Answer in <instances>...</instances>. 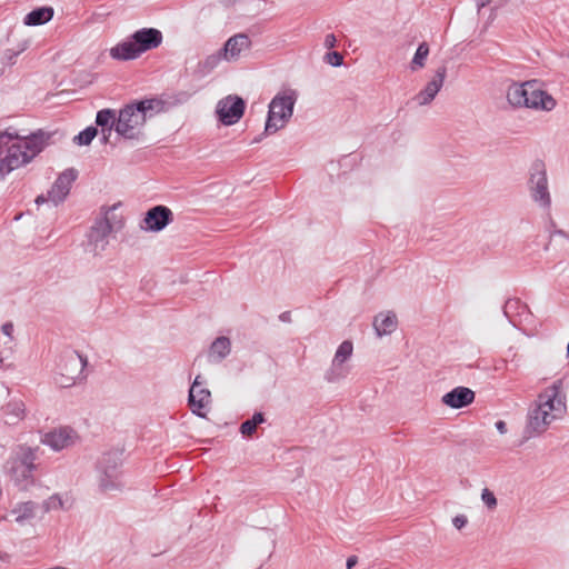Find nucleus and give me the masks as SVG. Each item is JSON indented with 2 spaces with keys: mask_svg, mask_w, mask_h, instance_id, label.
<instances>
[{
  "mask_svg": "<svg viewBox=\"0 0 569 569\" xmlns=\"http://www.w3.org/2000/svg\"><path fill=\"white\" fill-rule=\"evenodd\" d=\"M34 453L30 448H20L7 462L11 479L21 488L31 483V472L34 469Z\"/></svg>",
  "mask_w": 569,
  "mask_h": 569,
  "instance_id": "6",
  "label": "nucleus"
},
{
  "mask_svg": "<svg viewBox=\"0 0 569 569\" xmlns=\"http://www.w3.org/2000/svg\"><path fill=\"white\" fill-rule=\"evenodd\" d=\"M566 412L567 403L562 381L557 380L538 395L535 407L529 415L528 427L532 432L540 435L553 421L562 419Z\"/></svg>",
  "mask_w": 569,
  "mask_h": 569,
  "instance_id": "2",
  "label": "nucleus"
},
{
  "mask_svg": "<svg viewBox=\"0 0 569 569\" xmlns=\"http://www.w3.org/2000/svg\"><path fill=\"white\" fill-rule=\"evenodd\" d=\"M251 41L243 33L231 37L223 46L222 58L227 61H237L241 52L249 50Z\"/></svg>",
  "mask_w": 569,
  "mask_h": 569,
  "instance_id": "14",
  "label": "nucleus"
},
{
  "mask_svg": "<svg viewBox=\"0 0 569 569\" xmlns=\"http://www.w3.org/2000/svg\"><path fill=\"white\" fill-rule=\"evenodd\" d=\"M33 505L31 502H24L19 505L18 508L11 511V515L14 517V521L22 523L24 520L33 517Z\"/></svg>",
  "mask_w": 569,
  "mask_h": 569,
  "instance_id": "25",
  "label": "nucleus"
},
{
  "mask_svg": "<svg viewBox=\"0 0 569 569\" xmlns=\"http://www.w3.org/2000/svg\"><path fill=\"white\" fill-rule=\"evenodd\" d=\"M496 428L500 433H505L507 431L506 422L502 420L496 422Z\"/></svg>",
  "mask_w": 569,
  "mask_h": 569,
  "instance_id": "40",
  "label": "nucleus"
},
{
  "mask_svg": "<svg viewBox=\"0 0 569 569\" xmlns=\"http://www.w3.org/2000/svg\"><path fill=\"white\" fill-rule=\"evenodd\" d=\"M43 132L19 136L0 130V177L29 163L47 144Z\"/></svg>",
  "mask_w": 569,
  "mask_h": 569,
  "instance_id": "1",
  "label": "nucleus"
},
{
  "mask_svg": "<svg viewBox=\"0 0 569 569\" xmlns=\"http://www.w3.org/2000/svg\"><path fill=\"white\" fill-rule=\"evenodd\" d=\"M298 91L292 88H282L271 100L268 107H293L298 100Z\"/></svg>",
  "mask_w": 569,
  "mask_h": 569,
  "instance_id": "19",
  "label": "nucleus"
},
{
  "mask_svg": "<svg viewBox=\"0 0 569 569\" xmlns=\"http://www.w3.org/2000/svg\"><path fill=\"white\" fill-rule=\"evenodd\" d=\"M117 467V461H114L112 466H103V477L100 480V487L102 490H109L118 486L116 482L119 476Z\"/></svg>",
  "mask_w": 569,
  "mask_h": 569,
  "instance_id": "22",
  "label": "nucleus"
},
{
  "mask_svg": "<svg viewBox=\"0 0 569 569\" xmlns=\"http://www.w3.org/2000/svg\"><path fill=\"white\" fill-rule=\"evenodd\" d=\"M221 58H222V52L220 51L218 54L208 57L204 61V64L208 66L209 68H213Z\"/></svg>",
  "mask_w": 569,
  "mask_h": 569,
  "instance_id": "35",
  "label": "nucleus"
},
{
  "mask_svg": "<svg viewBox=\"0 0 569 569\" xmlns=\"http://www.w3.org/2000/svg\"><path fill=\"white\" fill-rule=\"evenodd\" d=\"M244 100L236 94H230L218 102L217 107H244Z\"/></svg>",
  "mask_w": 569,
  "mask_h": 569,
  "instance_id": "30",
  "label": "nucleus"
},
{
  "mask_svg": "<svg viewBox=\"0 0 569 569\" xmlns=\"http://www.w3.org/2000/svg\"><path fill=\"white\" fill-rule=\"evenodd\" d=\"M229 352L230 340L226 337H219L212 342L209 357L214 361H219L223 359Z\"/></svg>",
  "mask_w": 569,
  "mask_h": 569,
  "instance_id": "21",
  "label": "nucleus"
},
{
  "mask_svg": "<svg viewBox=\"0 0 569 569\" xmlns=\"http://www.w3.org/2000/svg\"><path fill=\"white\" fill-rule=\"evenodd\" d=\"M525 357L519 345H511L505 351L502 362L509 371H517L523 365Z\"/></svg>",
  "mask_w": 569,
  "mask_h": 569,
  "instance_id": "17",
  "label": "nucleus"
},
{
  "mask_svg": "<svg viewBox=\"0 0 569 569\" xmlns=\"http://www.w3.org/2000/svg\"><path fill=\"white\" fill-rule=\"evenodd\" d=\"M397 325V317L392 312L379 313L373 321L378 336L391 333L396 330Z\"/></svg>",
  "mask_w": 569,
  "mask_h": 569,
  "instance_id": "18",
  "label": "nucleus"
},
{
  "mask_svg": "<svg viewBox=\"0 0 569 569\" xmlns=\"http://www.w3.org/2000/svg\"><path fill=\"white\" fill-rule=\"evenodd\" d=\"M172 221V211L164 206L151 208L143 219L144 229L148 231H161Z\"/></svg>",
  "mask_w": 569,
  "mask_h": 569,
  "instance_id": "12",
  "label": "nucleus"
},
{
  "mask_svg": "<svg viewBox=\"0 0 569 569\" xmlns=\"http://www.w3.org/2000/svg\"><path fill=\"white\" fill-rule=\"evenodd\" d=\"M490 1L491 0H475L478 11L485 8L487 4H489Z\"/></svg>",
  "mask_w": 569,
  "mask_h": 569,
  "instance_id": "41",
  "label": "nucleus"
},
{
  "mask_svg": "<svg viewBox=\"0 0 569 569\" xmlns=\"http://www.w3.org/2000/svg\"><path fill=\"white\" fill-rule=\"evenodd\" d=\"M516 303H518V301H516V300H515V301H508V302L506 303V307H505V312H506V313H508V310H509L513 305H516Z\"/></svg>",
  "mask_w": 569,
  "mask_h": 569,
  "instance_id": "44",
  "label": "nucleus"
},
{
  "mask_svg": "<svg viewBox=\"0 0 569 569\" xmlns=\"http://www.w3.org/2000/svg\"><path fill=\"white\" fill-rule=\"evenodd\" d=\"M11 407H13V411L18 418H21L24 413V406L22 402H16L11 403Z\"/></svg>",
  "mask_w": 569,
  "mask_h": 569,
  "instance_id": "36",
  "label": "nucleus"
},
{
  "mask_svg": "<svg viewBox=\"0 0 569 569\" xmlns=\"http://www.w3.org/2000/svg\"><path fill=\"white\" fill-rule=\"evenodd\" d=\"M353 351V346L351 341H343L337 349L335 358H333V365H341L343 363Z\"/></svg>",
  "mask_w": 569,
  "mask_h": 569,
  "instance_id": "27",
  "label": "nucleus"
},
{
  "mask_svg": "<svg viewBox=\"0 0 569 569\" xmlns=\"http://www.w3.org/2000/svg\"><path fill=\"white\" fill-rule=\"evenodd\" d=\"M453 525L457 529H461L462 528V518L460 516L455 517Z\"/></svg>",
  "mask_w": 569,
  "mask_h": 569,
  "instance_id": "43",
  "label": "nucleus"
},
{
  "mask_svg": "<svg viewBox=\"0 0 569 569\" xmlns=\"http://www.w3.org/2000/svg\"><path fill=\"white\" fill-rule=\"evenodd\" d=\"M87 365V359H83L77 353L66 357L60 365L58 383L61 387H70L74 383L76 379L81 375Z\"/></svg>",
  "mask_w": 569,
  "mask_h": 569,
  "instance_id": "10",
  "label": "nucleus"
},
{
  "mask_svg": "<svg viewBox=\"0 0 569 569\" xmlns=\"http://www.w3.org/2000/svg\"><path fill=\"white\" fill-rule=\"evenodd\" d=\"M153 103L162 104L164 102L161 101V100H157V99H144V100H139V101H134V102L128 103L126 107H137V108H140V107H152Z\"/></svg>",
  "mask_w": 569,
  "mask_h": 569,
  "instance_id": "32",
  "label": "nucleus"
},
{
  "mask_svg": "<svg viewBox=\"0 0 569 569\" xmlns=\"http://www.w3.org/2000/svg\"><path fill=\"white\" fill-rule=\"evenodd\" d=\"M144 111L146 109H120L118 120L114 123V114L111 113L110 109L100 110L96 122L101 127L100 132L103 137V142L108 141V136L113 124L120 136L127 139L138 138L146 121Z\"/></svg>",
  "mask_w": 569,
  "mask_h": 569,
  "instance_id": "3",
  "label": "nucleus"
},
{
  "mask_svg": "<svg viewBox=\"0 0 569 569\" xmlns=\"http://www.w3.org/2000/svg\"><path fill=\"white\" fill-rule=\"evenodd\" d=\"M77 173L74 170H66L62 172L52 188L48 192V197L38 196L36 199L37 204L44 203L47 201H51L54 204L62 202L70 191V187L72 182L76 180Z\"/></svg>",
  "mask_w": 569,
  "mask_h": 569,
  "instance_id": "9",
  "label": "nucleus"
},
{
  "mask_svg": "<svg viewBox=\"0 0 569 569\" xmlns=\"http://www.w3.org/2000/svg\"><path fill=\"white\" fill-rule=\"evenodd\" d=\"M507 99L510 107L556 106V100L542 89V83L538 80L511 84L507 91Z\"/></svg>",
  "mask_w": 569,
  "mask_h": 569,
  "instance_id": "5",
  "label": "nucleus"
},
{
  "mask_svg": "<svg viewBox=\"0 0 569 569\" xmlns=\"http://www.w3.org/2000/svg\"><path fill=\"white\" fill-rule=\"evenodd\" d=\"M482 500L485 501V503L489 507V508H493L496 507L497 505V500H496V497L493 496V493L491 491H489L488 489H485L483 492H482Z\"/></svg>",
  "mask_w": 569,
  "mask_h": 569,
  "instance_id": "33",
  "label": "nucleus"
},
{
  "mask_svg": "<svg viewBox=\"0 0 569 569\" xmlns=\"http://www.w3.org/2000/svg\"><path fill=\"white\" fill-rule=\"evenodd\" d=\"M162 42V34L153 28H143L136 31L130 38L110 49L111 58L116 60H133L141 53L158 48Z\"/></svg>",
  "mask_w": 569,
  "mask_h": 569,
  "instance_id": "4",
  "label": "nucleus"
},
{
  "mask_svg": "<svg viewBox=\"0 0 569 569\" xmlns=\"http://www.w3.org/2000/svg\"><path fill=\"white\" fill-rule=\"evenodd\" d=\"M77 438L76 432L67 427L54 429L44 435L42 442L53 450H61L72 445Z\"/></svg>",
  "mask_w": 569,
  "mask_h": 569,
  "instance_id": "13",
  "label": "nucleus"
},
{
  "mask_svg": "<svg viewBox=\"0 0 569 569\" xmlns=\"http://www.w3.org/2000/svg\"><path fill=\"white\" fill-rule=\"evenodd\" d=\"M356 563H357V557L356 556L349 557L347 560V569H351L353 566H356Z\"/></svg>",
  "mask_w": 569,
  "mask_h": 569,
  "instance_id": "42",
  "label": "nucleus"
},
{
  "mask_svg": "<svg viewBox=\"0 0 569 569\" xmlns=\"http://www.w3.org/2000/svg\"><path fill=\"white\" fill-rule=\"evenodd\" d=\"M53 17V10L49 7H42L32 10L24 17L26 26H40L50 21Z\"/></svg>",
  "mask_w": 569,
  "mask_h": 569,
  "instance_id": "20",
  "label": "nucleus"
},
{
  "mask_svg": "<svg viewBox=\"0 0 569 569\" xmlns=\"http://www.w3.org/2000/svg\"><path fill=\"white\" fill-rule=\"evenodd\" d=\"M201 377L197 376L189 391V405L193 413L204 417L203 410L211 402V393L202 387Z\"/></svg>",
  "mask_w": 569,
  "mask_h": 569,
  "instance_id": "11",
  "label": "nucleus"
},
{
  "mask_svg": "<svg viewBox=\"0 0 569 569\" xmlns=\"http://www.w3.org/2000/svg\"><path fill=\"white\" fill-rule=\"evenodd\" d=\"M218 120L224 126H231L243 117V109H217Z\"/></svg>",
  "mask_w": 569,
  "mask_h": 569,
  "instance_id": "23",
  "label": "nucleus"
},
{
  "mask_svg": "<svg viewBox=\"0 0 569 569\" xmlns=\"http://www.w3.org/2000/svg\"><path fill=\"white\" fill-rule=\"evenodd\" d=\"M530 190L532 198L543 207H549L550 194L548 191V180L546 166L541 160H536L531 167Z\"/></svg>",
  "mask_w": 569,
  "mask_h": 569,
  "instance_id": "8",
  "label": "nucleus"
},
{
  "mask_svg": "<svg viewBox=\"0 0 569 569\" xmlns=\"http://www.w3.org/2000/svg\"><path fill=\"white\" fill-rule=\"evenodd\" d=\"M293 109H269L264 131L268 134L276 133L283 128L292 117Z\"/></svg>",
  "mask_w": 569,
  "mask_h": 569,
  "instance_id": "16",
  "label": "nucleus"
},
{
  "mask_svg": "<svg viewBox=\"0 0 569 569\" xmlns=\"http://www.w3.org/2000/svg\"><path fill=\"white\" fill-rule=\"evenodd\" d=\"M446 77V69L439 68L437 69L432 79L427 83L425 89L418 94L417 102L421 106L430 103L436 94L439 92L440 88L443 84V80Z\"/></svg>",
  "mask_w": 569,
  "mask_h": 569,
  "instance_id": "15",
  "label": "nucleus"
},
{
  "mask_svg": "<svg viewBox=\"0 0 569 569\" xmlns=\"http://www.w3.org/2000/svg\"><path fill=\"white\" fill-rule=\"evenodd\" d=\"M429 56V46L427 42H422L417 48V51L410 62L411 71H418L426 66V60Z\"/></svg>",
  "mask_w": 569,
  "mask_h": 569,
  "instance_id": "24",
  "label": "nucleus"
},
{
  "mask_svg": "<svg viewBox=\"0 0 569 569\" xmlns=\"http://www.w3.org/2000/svg\"><path fill=\"white\" fill-rule=\"evenodd\" d=\"M113 209H109L106 211L104 216L98 219L94 224L91 227L88 234V249L94 256H101L108 244H109V236L111 234L114 226L109 218V213Z\"/></svg>",
  "mask_w": 569,
  "mask_h": 569,
  "instance_id": "7",
  "label": "nucleus"
},
{
  "mask_svg": "<svg viewBox=\"0 0 569 569\" xmlns=\"http://www.w3.org/2000/svg\"><path fill=\"white\" fill-rule=\"evenodd\" d=\"M442 402L451 408H462V387H456L442 397Z\"/></svg>",
  "mask_w": 569,
  "mask_h": 569,
  "instance_id": "26",
  "label": "nucleus"
},
{
  "mask_svg": "<svg viewBox=\"0 0 569 569\" xmlns=\"http://www.w3.org/2000/svg\"><path fill=\"white\" fill-rule=\"evenodd\" d=\"M1 330L6 336L11 337L13 332V325L11 322H7L2 326Z\"/></svg>",
  "mask_w": 569,
  "mask_h": 569,
  "instance_id": "39",
  "label": "nucleus"
},
{
  "mask_svg": "<svg viewBox=\"0 0 569 569\" xmlns=\"http://www.w3.org/2000/svg\"><path fill=\"white\" fill-rule=\"evenodd\" d=\"M336 42H337V39L335 37V34L330 33V34H327L326 38H325V47L328 48V49H331L336 46Z\"/></svg>",
  "mask_w": 569,
  "mask_h": 569,
  "instance_id": "37",
  "label": "nucleus"
},
{
  "mask_svg": "<svg viewBox=\"0 0 569 569\" xmlns=\"http://www.w3.org/2000/svg\"><path fill=\"white\" fill-rule=\"evenodd\" d=\"M325 60L327 63L331 64L332 67H339L342 64L343 58L339 52L332 51V52H328L325 56Z\"/></svg>",
  "mask_w": 569,
  "mask_h": 569,
  "instance_id": "31",
  "label": "nucleus"
},
{
  "mask_svg": "<svg viewBox=\"0 0 569 569\" xmlns=\"http://www.w3.org/2000/svg\"><path fill=\"white\" fill-rule=\"evenodd\" d=\"M475 400V392L468 388H465V406L470 405Z\"/></svg>",
  "mask_w": 569,
  "mask_h": 569,
  "instance_id": "38",
  "label": "nucleus"
},
{
  "mask_svg": "<svg viewBox=\"0 0 569 569\" xmlns=\"http://www.w3.org/2000/svg\"><path fill=\"white\" fill-rule=\"evenodd\" d=\"M98 133L99 130L96 127H88L77 134L73 141L79 146H88Z\"/></svg>",
  "mask_w": 569,
  "mask_h": 569,
  "instance_id": "29",
  "label": "nucleus"
},
{
  "mask_svg": "<svg viewBox=\"0 0 569 569\" xmlns=\"http://www.w3.org/2000/svg\"><path fill=\"white\" fill-rule=\"evenodd\" d=\"M263 416L262 413H256L253 417L249 420H246L242 422L240 427V431L243 436L250 437L253 435V432L257 429V426L263 422Z\"/></svg>",
  "mask_w": 569,
  "mask_h": 569,
  "instance_id": "28",
  "label": "nucleus"
},
{
  "mask_svg": "<svg viewBox=\"0 0 569 569\" xmlns=\"http://www.w3.org/2000/svg\"><path fill=\"white\" fill-rule=\"evenodd\" d=\"M28 44L29 42L28 41H23L22 43H20L18 46V49L16 51H12V50H8L7 51V56L8 58L11 60L13 58V56H18L20 54L21 52H23L27 48H28Z\"/></svg>",
  "mask_w": 569,
  "mask_h": 569,
  "instance_id": "34",
  "label": "nucleus"
}]
</instances>
